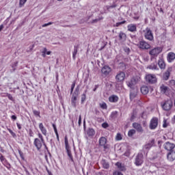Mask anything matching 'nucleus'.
Instances as JSON below:
<instances>
[{"instance_id":"58836bf2","label":"nucleus","mask_w":175,"mask_h":175,"mask_svg":"<svg viewBox=\"0 0 175 175\" xmlns=\"http://www.w3.org/2000/svg\"><path fill=\"white\" fill-rule=\"evenodd\" d=\"M46 53H47V48L46 47L43 48V50L42 51V57H43V58H45L46 55H47Z\"/></svg>"},{"instance_id":"cd10ccee","label":"nucleus","mask_w":175,"mask_h":175,"mask_svg":"<svg viewBox=\"0 0 175 175\" xmlns=\"http://www.w3.org/2000/svg\"><path fill=\"white\" fill-rule=\"evenodd\" d=\"M150 91V89L148 88V86L144 85L141 87V92L143 94V95H147Z\"/></svg>"},{"instance_id":"423d86ee","label":"nucleus","mask_w":175,"mask_h":175,"mask_svg":"<svg viewBox=\"0 0 175 175\" xmlns=\"http://www.w3.org/2000/svg\"><path fill=\"white\" fill-rule=\"evenodd\" d=\"M137 46L141 50H148V49L151 48V45L145 40L139 41Z\"/></svg>"},{"instance_id":"bf43d9fd","label":"nucleus","mask_w":175,"mask_h":175,"mask_svg":"<svg viewBox=\"0 0 175 175\" xmlns=\"http://www.w3.org/2000/svg\"><path fill=\"white\" fill-rule=\"evenodd\" d=\"M78 124L79 125H81V116H79V117Z\"/></svg>"},{"instance_id":"e433bc0d","label":"nucleus","mask_w":175,"mask_h":175,"mask_svg":"<svg viewBox=\"0 0 175 175\" xmlns=\"http://www.w3.org/2000/svg\"><path fill=\"white\" fill-rule=\"evenodd\" d=\"M117 113H118L117 111L111 112L110 115V118H111L112 120L117 118Z\"/></svg>"},{"instance_id":"79ce46f5","label":"nucleus","mask_w":175,"mask_h":175,"mask_svg":"<svg viewBox=\"0 0 175 175\" xmlns=\"http://www.w3.org/2000/svg\"><path fill=\"white\" fill-rule=\"evenodd\" d=\"M27 0H20L19 1V8H23L24 5H25V3L27 2Z\"/></svg>"},{"instance_id":"052dcab7","label":"nucleus","mask_w":175,"mask_h":175,"mask_svg":"<svg viewBox=\"0 0 175 175\" xmlns=\"http://www.w3.org/2000/svg\"><path fill=\"white\" fill-rule=\"evenodd\" d=\"M110 6H111V9H114V8H117V4L113 3L112 5H110Z\"/></svg>"},{"instance_id":"72a5a7b5","label":"nucleus","mask_w":175,"mask_h":175,"mask_svg":"<svg viewBox=\"0 0 175 175\" xmlns=\"http://www.w3.org/2000/svg\"><path fill=\"white\" fill-rule=\"evenodd\" d=\"M101 163L104 169H109V167H110V164H109V162L106 161V160H102Z\"/></svg>"},{"instance_id":"a878e982","label":"nucleus","mask_w":175,"mask_h":175,"mask_svg":"<svg viewBox=\"0 0 175 175\" xmlns=\"http://www.w3.org/2000/svg\"><path fill=\"white\" fill-rule=\"evenodd\" d=\"M137 96V89H131L130 92V99L133 100V98Z\"/></svg>"},{"instance_id":"aec40b11","label":"nucleus","mask_w":175,"mask_h":175,"mask_svg":"<svg viewBox=\"0 0 175 175\" xmlns=\"http://www.w3.org/2000/svg\"><path fill=\"white\" fill-rule=\"evenodd\" d=\"M172 103L170 101H166L164 103V104L162 105V108L163 110H165V111H167L172 109Z\"/></svg>"},{"instance_id":"f3484780","label":"nucleus","mask_w":175,"mask_h":175,"mask_svg":"<svg viewBox=\"0 0 175 175\" xmlns=\"http://www.w3.org/2000/svg\"><path fill=\"white\" fill-rule=\"evenodd\" d=\"M147 69H150V70H159V68H158V63L157 60H155L150 65L147 66Z\"/></svg>"},{"instance_id":"680f3d73","label":"nucleus","mask_w":175,"mask_h":175,"mask_svg":"<svg viewBox=\"0 0 175 175\" xmlns=\"http://www.w3.org/2000/svg\"><path fill=\"white\" fill-rule=\"evenodd\" d=\"M16 126L18 129H21V124L16 123Z\"/></svg>"},{"instance_id":"6ab92c4d","label":"nucleus","mask_w":175,"mask_h":175,"mask_svg":"<svg viewBox=\"0 0 175 175\" xmlns=\"http://www.w3.org/2000/svg\"><path fill=\"white\" fill-rule=\"evenodd\" d=\"M135 84L136 79H131V81L126 82V85H128V87H129V88H131V90H136V88H135Z\"/></svg>"},{"instance_id":"3c124183","label":"nucleus","mask_w":175,"mask_h":175,"mask_svg":"<svg viewBox=\"0 0 175 175\" xmlns=\"http://www.w3.org/2000/svg\"><path fill=\"white\" fill-rule=\"evenodd\" d=\"M170 85L171 87H175V80L174 79L170 81Z\"/></svg>"},{"instance_id":"338daca9","label":"nucleus","mask_w":175,"mask_h":175,"mask_svg":"<svg viewBox=\"0 0 175 175\" xmlns=\"http://www.w3.org/2000/svg\"><path fill=\"white\" fill-rule=\"evenodd\" d=\"M4 27H3V25H0V32L1 31H2V29H3Z\"/></svg>"},{"instance_id":"4468645a","label":"nucleus","mask_w":175,"mask_h":175,"mask_svg":"<svg viewBox=\"0 0 175 175\" xmlns=\"http://www.w3.org/2000/svg\"><path fill=\"white\" fill-rule=\"evenodd\" d=\"M157 126H158V118H153L150 120V129H156Z\"/></svg>"},{"instance_id":"f8f14e48","label":"nucleus","mask_w":175,"mask_h":175,"mask_svg":"<svg viewBox=\"0 0 175 175\" xmlns=\"http://www.w3.org/2000/svg\"><path fill=\"white\" fill-rule=\"evenodd\" d=\"M111 72V68L109 66H104L101 69V73L103 76H109Z\"/></svg>"},{"instance_id":"a18cd8bd","label":"nucleus","mask_w":175,"mask_h":175,"mask_svg":"<svg viewBox=\"0 0 175 175\" xmlns=\"http://www.w3.org/2000/svg\"><path fill=\"white\" fill-rule=\"evenodd\" d=\"M116 139L118 141L122 140V135H121V133H117Z\"/></svg>"},{"instance_id":"c756f323","label":"nucleus","mask_w":175,"mask_h":175,"mask_svg":"<svg viewBox=\"0 0 175 175\" xmlns=\"http://www.w3.org/2000/svg\"><path fill=\"white\" fill-rule=\"evenodd\" d=\"M87 135L89 137H92L95 135V130H94V129H88L87 131Z\"/></svg>"},{"instance_id":"ddd939ff","label":"nucleus","mask_w":175,"mask_h":175,"mask_svg":"<svg viewBox=\"0 0 175 175\" xmlns=\"http://www.w3.org/2000/svg\"><path fill=\"white\" fill-rule=\"evenodd\" d=\"M163 147L165 148V150H167V151H173L174 147H175V144L171 142H165L163 145Z\"/></svg>"},{"instance_id":"4c0bfd02","label":"nucleus","mask_w":175,"mask_h":175,"mask_svg":"<svg viewBox=\"0 0 175 175\" xmlns=\"http://www.w3.org/2000/svg\"><path fill=\"white\" fill-rule=\"evenodd\" d=\"M100 107L103 110L107 109V104L106 103H100Z\"/></svg>"},{"instance_id":"49530a36","label":"nucleus","mask_w":175,"mask_h":175,"mask_svg":"<svg viewBox=\"0 0 175 175\" xmlns=\"http://www.w3.org/2000/svg\"><path fill=\"white\" fill-rule=\"evenodd\" d=\"M125 23H126V21H123L122 22L116 23L114 25V27H120V25H122V24H125Z\"/></svg>"},{"instance_id":"2eb2a0df","label":"nucleus","mask_w":175,"mask_h":175,"mask_svg":"<svg viewBox=\"0 0 175 175\" xmlns=\"http://www.w3.org/2000/svg\"><path fill=\"white\" fill-rule=\"evenodd\" d=\"M116 79L117 81L121 82L125 80V72H120L116 76Z\"/></svg>"},{"instance_id":"393cba45","label":"nucleus","mask_w":175,"mask_h":175,"mask_svg":"<svg viewBox=\"0 0 175 175\" xmlns=\"http://www.w3.org/2000/svg\"><path fill=\"white\" fill-rule=\"evenodd\" d=\"M39 129L42 132V135H44V136H47V129L44 128L43 123L39 124Z\"/></svg>"},{"instance_id":"8fccbe9b","label":"nucleus","mask_w":175,"mask_h":175,"mask_svg":"<svg viewBox=\"0 0 175 175\" xmlns=\"http://www.w3.org/2000/svg\"><path fill=\"white\" fill-rule=\"evenodd\" d=\"M8 132H10V135H12V136L13 137H16V133H14V132H13V131H12V129H8Z\"/></svg>"},{"instance_id":"a211bd4d","label":"nucleus","mask_w":175,"mask_h":175,"mask_svg":"<svg viewBox=\"0 0 175 175\" xmlns=\"http://www.w3.org/2000/svg\"><path fill=\"white\" fill-rule=\"evenodd\" d=\"M167 159H168L170 162H173V161H175V152L173 150L169 152L167 154Z\"/></svg>"},{"instance_id":"6e6552de","label":"nucleus","mask_w":175,"mask_h":175,"mask_svg":"<svg viewBox=\"0 0 175 175\" xmlns=\"http://www.w3.org/2000/svg\"><path fill=\"white\" fill-rule=\"evenodd\" d=\"M145 79L146 81L150 84H155V82L157 81V77L155 75L152 74L146 75Z\"/></svg>"},{"instance_id":"0eeeda50","label":"nucleus","mask_w":175,"mask_h":175,"mask_svg":"<svg viewBox=\"0 0 175 175\" xmlns=\"http://www.w3.org/2000/svg\"><path fill=\"white\" fill-rule=\"evenodd\" d=\"M162 47L158 46L150 50L149 54L152 55V57H158V55L162 53Z\"/></svg>"},{"instance_id":"774afa93","label":"nucleus","mask_w":175,"mask_h":175,"mask_svg":"<svg viewBox=\"0 0 175 175\" xmlns=\"http://www.w3.org/2000/svg\"><path fill=\"white\" fill-rule=\"evenodd\" d=\"M98 85H95V88H94L93 91H96V90H98Z\"/></svg>"},{"instance_id":"6e6d98bb","label":"nucleus","mask_w":175,"mask_h":175,"mask_svg":"<svg viewBox=\"0 0 175 175\" xmlns=\"http://www.w3.org/2000/svg\"><path fill=\"white\" fill-rule=\"evenodd\" d=\"M23 170H25L26 174L29 175V172L28 171V170H27V167L24 165H23Z\"/></svg>"},{"instance_id":"f257e3e1","label":"nucleus","mask_w":175,"mask_h":175,"mask_svg":"<svg viewBox=\"0 0 175 175\" xmlns=\"http://www.w3.org/2000/svg\"><path fill=\"white\" fill-rule=\"evenodd\" d=\"M38 138L34 139L33 145L38 151H40L42 146L44 144V138H43V135L40 133H38Z\"/></svg>"},{"instance_id":"bb28decb","label":"nucleus","mask_w":175,"mask_h":175,"mask_svg":"<svg viewBox=\"0 0 175 175\" xmlns=\"http://www.w3.org/2000/svg\"><path fill=\"white\" fill-rule=\"evenodd\" d=\"M116 166H117L118 169L120 170V172H125L126 170V168L125 167V165L120 162H117L116 163Z\"/></svg>"},{"instance_id":"e2e57ef3","label":"nucleus","mask_w":175,"mask_h":175,"mask_svg":"<svg viewBox=\"0 0 175 175\" xmlns=\"http://www.w3.org/2000/svg\"><path fill=\"white\" fill-rule=\"evenodd\" d=\"M105 8H107V10H110V9H111V5H106Z\"/></svg>"},{"instance_id":"c9c22d12","label":"nucleus","mask_w":175,"mask_h":175,"mask_svg":"<svg viewBox=\"0 0 175 175\" xmlns=\"http://www.w3.org/2000/svg\"><path fill=\"white\" fill-rule=\"evenodd\" d=\"M135 133H136V130H135V129H131V130L129 131V132H128L129 137H132V136H133V135H135Z\"/></svg>"},{"instance_id":"864d4df0","label":"nucleus","mask_w":175,"mask_h":175,"mask_svg":"<svg viewBox=\"0 0 175 175\" xmlns=\"http://www.w3.org/2000/svg\"><path fill=\"white\" fill-rule=\"evenodd\" d=\"M102 126L103 128H105L106 129V128H109V124H107V122H104L102 124Z\"/></svg>"},{"instance_id":"f03ea898","label":"nucleus","mask_w":175,"mask_h":175,"mask_svg":"<svg viewBox=\"0 0 175 175\" xmlns=\"http://www.w3.org/2000/svg\"><path fill=\"white\" fill-rule=\"evenodd\" d=\"M79 94H80V86L78 85L75 88V90L72 94V96L71 98V105L72 106H74V107H76V103L77 102V96H79Z\"/></svg>"},{"instance_id":"2f4dec72","label":"nucleus","mask_w":175,"mask_h":175,"mask_svg":"<svg viewBox=\"0 0 175 175\" xmlns=\"http://www.w3.org/2000/svg\"><path fill=\"white\" fill-rule=\"evenodd\" d=\"M77 51H79V46H75L74 51L72 52L73 59H76V55H77Z\"/></svg>"},{"instance_id":"39448f33","label":"nucleus","mask_w":175,"mask_h":175,"mask_svg":"<svg viewBox=\"0 0 175 175\" xmlns=\"http://www.w3.org/2000/svg\"><path fill=\"white\" fill-rule=\"evenodd\" d=\"M144 32V38L146 40H149V42H152V40H154V34L150 28L146 27Z\"/></svg>"},{"instance_id":"0e129e2a","label":"nucleus","mask_w":175,"mask_h":175,"mask_svg":"<svg viewBox=\"0 0 175 175\" xmlns=\"http://www.w3.org/2000/svg\"><path fill=\"white\" fill-rule=\"evenodd\" d=\"M46 53V55H50L51 54V51H47V49Z\"/></svg>"},{"instance_id":"473e14b6","label":"nucleus","mask_w":175,"mask_h":175,"mask_svg":"<svg viewBox=\"0 0 175 175\" xmlns=\"http://www.w3.org/2000/svg\"><path fill=\"white\" fill-rule=\"evenodd\" d=\"M52 126L54 129V132L55 133L57 140V142H59V135H58V131L57 130V126L55 124H53Z\"/></svg>"},{"instance_id":"603ef678","label":"nucleus","mask_w":175,"mask_h":175,"mask_svg":"<svg viewBox=\"0 0 175 175\" xmlns=\"http://www.w3.org/2000/svg\"><path fill=\"white\" fill-rule=\"evenodd\" d=\"M52 24H53V22H49L48 23H45V24L42 25V27L44 28V27H49V25H52Z\"/></svg>"},{"instance_id":"5701e85b","label":"nucleus","mask_w":175,"mask_h":175,"mask_svg":"<svg viewBox=\"0 0 175 175\" xmlns=\"http://www.w3.org/2000/svg\"><path fill=\"white\" fill-rule=\"evenodd\" d=\"M174 59H175V53L173 52H170L167 56V62H169L170 64L173 61H174Z\"/></svg>"},{"instance_id":"9b49d317","label":"nucleus","mask_w":175,"mask_h":175,"mask_svg":"<svg viewBox=\"0 0 175 175\" xmlns=\"http://www.w3.org/2000/svg\"><path fill=\"white\" fill-rule=\"evenodd\" d=\"M172 70H173V67L169 66L167 68V70L163 74V80L167 81V79L170 77V73H172Z\"/></svg>"},{"instance_id":"dca6fc26","label":"nucleus","mask_w":175,"mask_h":175,"mask_svg":"<svg viewBox=\"0 0 175 175\" xmlns=\"http://www.w3.org/2000/svg\"><path fill=\"white\" fill-rule=\"evenodd\" d=\"M158 66L161 69V70H165L166 69V63L165 62V60L163 58H160L158 60Z\"/></svg>"},{"instance_id":"de8ad7c7","label":"nucleus","mask_w":175,"mask_h":175,"mask_svg":"<svg viewBox=\"0 0 175 175\" xmlns=\"http://www.w3.org/2000/svg\"><path fill=\"white\" fill-rule=\"evenodd\" d=\"M75 86H76V82H73L71 85L70 94H73V90H75Z\"/></svg>"},{"instance_id":"09e8293b","label":"nucleus","mask_w":175,"mask_h":175,"mask_svg":"<svg viewBox=\"0 0 175 175\" xmlns=\"http://www.w3.org/2000/svg\"><path fill=\"white\" fill-rule=\"evenodd\" d=\"M33 113L36 117H40V112L39 111L33 110Z\"/></svg>"},{"instance_id":"20e7f679","label":"nucleus","mask_w":175,"mask_h":175,"mask_svg":"<svg viewBox=\"0 0 175 175\" xmlns=\"http://www.w3.org/2000/svg\"><path fill=\"white\" fill-rule=\"evenodd\" d=\"M64 142H65L67 155L70 158V160L71 161V162H75V160H73V156L72 155V152L70 151V148L69 147V141L68 140L67 136H65Z\"/></svg>"},{"instance_id":"7c9ffc66","label":"nucleus","mask_w":175,"mask_h":175,"mask_svg":"<svg viewBox=\"0 0 175 175\" xmlns=\"http://www.w3.org/2000/svg\"><path fill=\"white\" fill-rule=\"evenodd\" d=\"M169 88H167V86L165 85H161L160 86V91L161 92V94H166V91H167Z\"/></svg>"},{"instance_id":"69168bd1","label":"nucleus","mask_w":175,"mask_h":175,"mask_svg":"<svg viewBox=\"0 0 175 175\" xmlns=\"http://www.w3.org/2000/svg\"><path fill=\"white\" fill-rule=\"evenodd\" d=\"M33 47H35V45H34V44L30 46H29L30 50H31H31H33Z\"/></svg>"},{"instance_id":"5fc2aeb1","label":"nucleus","mask_w":175,"mask_h":175,"mask_svg":"<svg viewBox=\"0 0 175 175\" xmlns=\"http://www.w3.org/2000/svg\"><path fill=\"white\" fill-rule=\"evenodd\" d=\"M113 175H124V174H122V173H121L118 171H115V172H113Z\"/></svg>"},{"instance_id":"37998d69","label":"nucleus","mask_w":175,"mask_h":175,"mask_svg":"<svg viewBox=\"0 0 175 175\" xmlns=\"http://www.w3.org/2000/svg\"><path fill=\"white\" fill-rule=\"evenodd\" d=\"M0 161L1 163H4L5 161H7L6 158H5V156L2 154V153H0Z\"/></svg>"},{"instance_id":"4be33fe9","label":"nucleus","mask_w":175,"mask_h":175,"mask_svg":"<svg viewBox=\"0 0 175 175\" xmlns=\"http://www.w3.org/2000/svg\"><path fill=\"white\" fill-rule=\"evenodd\" d=\"M133 127L134 129H136L137 131L139 133H143V127H142V124L137 123V122H134L133 123Z\"/></svg>"},{"instance_id":"b1692460","label":"nucleus","mask_w":175,"mask_h":175,"mask_svg":"<svg viewBox=\"0 0 175 175\" xmlns=\"http://www.w3.org/2000/svg\"><path fill=\"white\" fill-rule=\"evenodd\" d=\"M127 29L129 32H136L137 31V27L135 24H130L128 25Z\"/></svg>"},{"instance_id":"ea45409f","label":"nucleus","mask_w":175,"mask_h":175,"mask_svg":"<svg viewBox=\"0 0 175 175\" xmlns=\"http://www.w3.org/2000/svg\"><path fill=\"white\" fill-rule=\"evenodd\" d=\"M5 96H7L8 98V99H10V100L14 102V98H13V96H12V94H10L9 93H5Z\"/></svg>"},{"instance_id":"7ed1b4c3","label":"nucleus","mask_w":175,"mask_h":175,"mask_svg":"<svg viewBox=\"0 0 175 175\" xmlns=\"http://www.w3.org/2000/svg\"><path fill=\"white\" fill-rule=\"evenodd\" d=\"M144 162V155L142 152H139L135 159L134 165L135 166H142Z\"/></svg>"},{"instance_id":"c85d7f7f","label":"nucleus","mask_w":175,"mask_h":175,"mask_svg":"<svg viewBox=\"0 0 175 175\" xmlns=\"http://www.w3.org/2000/svg\"><path fill=\"white\" fill-rule=\"evenodd\" d=\"M119 39L122 42H125V40H126V34L122 31H120L119 33Z\"/></svg>"},{"instance_id":"c03bdc74","label":"nucleus","mask_w":175,"mask_h":175,"mask_svg":"<svg viewBox=\"0 0 175 175\" xmlns=\"http://www.w3.org/2000/svg\"><path fill=\"white\" fill-rule=\"evenodd\" d=\"M100 20H103V17L101 16L100 18L92 20V23L95 24V23H98V21H100Z\"/></svg>"},{"instance_id":"4d7b16f0","label":"nucleus","mask_w":175,"mask_h":175,"mask_svg":"<svg viewBox=\"0 0 175 175\" xmlns=\"http://www.w3.org/2000/svg\"><path fill=\"white\" fill-rule=\"evenodd\" d=\"M12 120H13L14 121H16V120H17V116H16V115H12L11 116Z\"/></svg>"},{"instance_id":"1a4fd4ad","label":"nucleus","mask_w":175,"mask_h":175,"mask_svg":"<svg viewBox=\"0 0 175 175\" xmlns=\"http://www.w3.org/2000/svg\"><path fill=\"white\" fill-rule=\"evenodd\" d=\"M99 146L103 147L104 150H109V146L107 144V139L105 137H101L99 139Z\"/></svg>"},{"instance_id":"9d476101","label":"nucleus","mask_w":175,"mask_h":175,"mask_svg":"<svg viewBox=\"0 0 175 175\" xmlns=\"http://www.w3.org/2000/svg\"><path fill=\"white\" fill-rule=\"evenodd\" d=\"M152 146H154V140H152L148 144H145L142 148V150L144 151V154L147 155V154H148V151H150Z\"/></svg>"},{"instance_id":"a19ab883","label":"nucleus","mask_w":175,"mask_h":175,"mask_svg":"<svg viewBox=\"0 0 175 175\" xmlns=\"http://www.w3.org/2000/svg\"><path fill=\"white\" fill-rule=\"evenodd\" d=\"M87 98V96L85 95V93H83L81 95V103L83 104L84 103V102H85V99Z\"/></svg>"},{"instance_id":"f704fd0d","label":"nucleus","mask_w":175,"mask_h":175,"mask_svg":"<svg viewBox=\"0 0 175 175\" xmlns=\"http://www.w3.org/2000/svg\"><path fill=\"white\" fill-rule=\"evenodd\" d=\"M2 164L3 165V166H5L8 170L11 169V167H12V165H10V163H9V161H8V160L4 161Z\"/></svg>"},{"instance_id":"13d9d810","label":"nucleus","mask_w":175,"mask_h":175,"mask_svg":"<svg viewBox=\"0 0 175 175\" xmlns=\"http://www.w3.org/2000/svg\"><path fill=\"white\" fill-rule=\"evenodd\" d=\"M167 124L166 123V120H164L163 124V128H167Z\"/></svg>"},{"instance_id":"412c9836","label":"nucleus","mask_w":175,"mask_h":175,"mask_svg":"<svg viewBox=\"0 0 175 175\" xmlns=\"http://www.w3.org/2000/svg\"><path fill=\"white\" fill-rule=\"evenodd\" d=\"M120 98L118 96L113 94L109 97V102L111 103H117L118 102Z\"/></svg>"}]
</instances>
